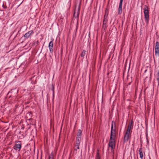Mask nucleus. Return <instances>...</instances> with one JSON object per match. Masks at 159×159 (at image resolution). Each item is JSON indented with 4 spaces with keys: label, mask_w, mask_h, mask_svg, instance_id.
I'll list each match as a JSON object with an SVG mask.
<instances>
[{
    "label": "nucleus",
    "mask_w": 159,
    "mask_h": 159,
    "mask_svg": "<svg viewBox=\"0 0 159 159\" xmlns=\"http://www.w3.org/2000/svg\"><path fill=\"white\" fill-rule=\"evenodd\" d=\"M123 0H120V2H123Z\"/></svg>",
    "instance_id": "26"
},
{
    "label": "nucleus",
    "mask_w": 159,
    "mask_h": 159,
    "mask_svg": "<svg viewBox=\"0 0 159 159\" xmlns=\"http://www.w3.org/2000/svg\"><path fill=\"white\" fill-rule=\"evenodd\" d=\"M148 134H146V140H147V139H148Z\"/></svg>",
    "instance_id": "24"
},
{
    "label": "nucleus",
    "mask_w": 159,
    "mask_h": 159,
    "mask_svg": "<svg viewBox=\"0 0 159 159\" xmlns=\"http://www.w3.org/2000/svg\"><path fill=\"white\" fill-rule=\"evenodd\" d=\"M96 159H100V157L99 155V153L98 152L97 153L96 156Z\"/></svg>",
    "instance_id": "20"
},
{
    "label": "nucleus",
    "mask_w": 159,
    "mask_h": 159,
    "mask_svg": "<svg viewBox=\"0 0 159 159\" xmlns=\"http://www.w3.org/2000/svg\"><path fill=\"white\" fill-rule=\"evenodd\" d=\"M80 144H77L76 143V144L74 147V150L77 151L78 149H79V146Z\"/></svg>",
    "instance_id": "15"
},
{
    "label": "nucleus",
    "mask_w": 159,
    "mask_h": 159,
    "mask_svg": "<svg viewBox=\"0 0 159 159\" xmlns=\"http://www.w3.org/2000/svg\"><path fill=\"white\" fill-rule=\"evenodd\" d=\"M82 131L80 129H79L77 134V137H81Z\"/></svg>",
    "instance_id": "16"
},
{
    "label": "nucleus",
    "mask_w": 159,
    "mask_h": 159,
    "mask_svg": "<svg viewBox=\"0 0 159 159\" xmlns=\"http://www.w3.org/2000/svg\"><path fill=\"white\" fill-rule=\"evenodd\" d=\"M130 133L126 132L125 134L124 138V143H126L128 141V140L129 138H130Z\"/></svg>",
    "instance_id": "4"
},
{
    "label": "nucleus",
    "mask_w": 159,
    "mask_h": 159,
    "mask_svg": "<svg viewBox=\"0 0 159 159\" xmlns=\"http://www.w3.org/2000/svg\"><path fill=\"white\" fill-rule=\"evenodd\" d=\"M9 92H10V91H9V92H8V93H9Z\"/></svg>",
    "instance_id": "27"
},
{
    "label": "nucleus",
    "mask_w": 159,
    "mask_h": 159,
    "mask_svg": "<svg viewBox=\"0 0 159 159\" xmlns=\"http://www.w3.org/2000/svg\"><path fill=\"white\" fill-rule=\"evenodd\" d=\"M122 2H120L119 7L118 8V14H120L122 13Z\"/></svg>",
    "instance_id": "10"
},
{
    "label": "nucleus",
    "mask_w": 159,
    "mask_h": 159,
    "mask_svg": "<svg viewBox=\"0 0 159 159\" xmlns=\"http://www.w3.org/2000/svg\"><path fill=\"white\" fill-rule=\"evenodd\" d=\"M147 143H149V140L148 139H147Z\"/></svg>",
    "instance_id": "25"
},
{
    "label": "nucleus",
    "mask_w": 159,
    "mask_h": 159,
    "mask_svg": "<svg viewBox=\"0 0 159 159\" xmlns=\"http://www.w3.org/2000/svg\"><path fill=\"white\" fill-rule=\"evenodd\" d=\"M116 132H111L110 134V139H115L116 137Z\"/></svg>",
    "instance_id": "11"
},
{
    "label": "nucleus",
    "mask_w": 159,
    "mask_h": 159,
    "mask_svg": "<svg viewBox=\"0 0 159 159\" xmlns=\"http://www.w3.org/2000/svg\"><path fill=\"white\" fill-rule=\"evenodd\" d=\"M157 80L158 81V82H159V73H158L157 74Z\"/></svg>",
    "instance_id": "21"
},
{
    "label": "nucleus",
    "mask_w": 159,
    "mask_h": 159,
    "mask_svg": "<svg viewBox=\"0 0 159 159\" xmlns=\"http://www.w3.org/2000/svg\"><path fill=\"white\" fill-rule=\"evenodd\" d=\"M48 159H53V154L52 152L49 156Z\"/></svg>",
    "instance_id": "17"
},
{
    "label": "nucleus",
    "mask_w": 159,
    "mask_h": 159,
    "mask_svg": "<svg viewBox=\"0 0 159 159\" xmlns=\"http://www.w3.org/2000/svg\"><path fill=\"white\" fill-rule=\"evenodd\" d=\"M155 54L156 56H159V42L158 41L156 43Z\"/></svg>",
    "instance_id": "3"
},
{
    "label": "nucleus",
    "mask_w": 159,
    "mask_h": 159,
    "mask_svg": "<svg viewBox=\"0 0 159 159\" xmlns=\"http://www.w3.org/2000/svg\"><path fill=\"white\" fill-rule=\"evenodd\" d=\"M79 11H80V8L79 7L78 8V9L77 11H76L75 9L74 16L75 18H78L79 17Z\"/></svg>",
    "instance_id": "9"
},
{
    "label": "nucleus",
    "mask_w": 159,
    "mask_h": 159,
    "mask_svg": "<svg viewBox=\"0 0 159 159\" xmlns=\"http://www.w3.org/2000/svg\"><path fill=\"white\" fill-rule=\"evenodd\" d=\"M143 10L145 20L146 22L147 25H148L149 22V10L148 7L146 5H144Z\"/></svg>",
    "instance_id": "1"
},
{
    "label": "nucleus",
    "mask_w": 159,
    "mask_h": 159,
    "mask_svg": "<svg viewBox=\"0 0 159 159\" xmlns=\"http://www.w3.org/2000/svg\"><path fill=\"white\" fill-rule=\"evenodd\" d=\"M116 125L114 121H112L111 127V132H116Z\"/></svg>",
    "instance_id": "7"
},
{
    "label": "nucleus",
    "mask_w": 159,
    "mask_h": 159,
    "mask_svg": "<svg viewBox=\"0 0 159 159\" xmlns=\"http://www.w3.org/2000/svg\"><path fill=\"white\" fill-rule=\"evenodd\" d=\"M85 52L86 51L85 50H83V51L81 55L82 57H84L85 56Z\"/></svg>",
    "instance_id": "18"
},
{
    "label": "nucleus",
    "mask_w": 159,
    "mask_h": 159,
    "mask_svg": "<svg viewBox=\"0 0 159 159\" xmlns=\"http://www.w3.org/2000/svg\"><path fill=\"white\" fill-rule=\"evenodd\" d=\"M34 31L33 30H31L27 33H26L24 37L25 38H28L30 35L33 34Z\"/></svg>",
    "instance_id": "8"
},
{
    "label": "nucleus",
    "mask_w": 159,
    "mask_h": 159,
    "mask_svg": "<svg viewBox=\"0 0 159 159\" xmlns=\"http://www.w3.org/2000/svg\"><path fill=\"white\" fill-rule=\"evenodd\" d=\"M116 140L115 139H110L109 141L108 146L111 147V149L112 150L113 149H114L115 146Z\"/></svg>",
    "instance_id": "2"
},
{
    "label": "nucleus",
    "mask_w": 159,
    "mask_h": 159,
    "mask_svg": "<svg viewBox=\"0 0 159 159\" xmlns=\"http://www.w3.org/2000/svg\"><path fill=\"white\" fill-rule=\"evenodd\" d=\"M107 16H104V19L103 21L102 27L105 30L107 28Z\"/></svg>",
    "instance_id": "6"
},
{
    "label": "nucleus",
    "mask_w": 159,
    "mask_h": 159,
    "mask_svg": "<svg viewBox=\"0 0 159 159\" xmlns=\"http://www.w3.org/2000/svg\"><path fill=\"white\" fill-rule=\"evenodd\" d=\"M132 124L133 122L132 121H131V122L128 125V126L126 132L130 133V131L131 129V127L132 126H133V125H132Z\"/></svg>",
    "instance_id": "12"
},
{
    "label": "nucleus",
    "mask_w": 159,
    "mask_h": 159,
    "mask_svg": "<svg viewBox=\"0 0 159 159\" xmlns=\"http://www.w3.org/2000/svg\"><path fill=\"white\" fill-rule=\"evenodd\" d=\"M142 145H141V148L139 149V153L140 157L141 159H143V149L142 148Z\"/></svg>",
    "instance_id": "13"
},
{
    "label": "nucleus",
    "mask_w": 159,
    "mask_h": 159,
    "mask_svg": "<svg viewBox=\"0 0 159 159\" xmlns=\"http://www.w3.org/2000/svg\"><path fill=\"white\" fill-rule=\"evenodd\" d=\"M53 41H50L48 47H53Z\"/></svg>",
    "instance_id": "19"
},
{
    "label": "nucleus",
    "mask_w": 159,
    "mask_h": 159,
    "mask_svg": "<svg viewBox=\"0 0 159 159\" xmlns=\"http://www.w3.org/2000/svg\"><path fill=\"white\" fill-rule=\"evenodd\" d=\"M21 147V145L20 143L16 144L13 147L14 149L17 151H19Z\"/></svg>",
    "instance_id": "5"
},
{
    "label": "nucleus",
    "mask_w": 159,
    "mask_h": 159,
    "mask_svg": "<svg viewBox=\"0 0 159 159\" xmlns=\"http://www.w3.org/2000/svg\"><path fill=\"white\" fill-rule=\"evenodd\" d=\"M27 115H29L30 116H32V114L30 112H28L27 114Z\"/></svg>",
    "instance_id": "23"
},
{
    "label": "nucleus",
    "mask_w": 159,
    "mask_h": 159,
    "mask_svg": "<svg viewBox=\"0 0 159 159\" xmlns=\"http://www.w3.org/2000/svg\"><path fill=\"white\" fill-rule=\"evenodd\" d=\"M81 137H77L76 138V143L77 144H80Z\"/></svg>",
    "instance_id": "14"
},
{
    "label": "nucleus",
    "mask_w": 159,
    "mask_h": 159,
    "mask_svg": "<svg viewBox=\"0 0 159 159\" xmlns=\"http://www.w3.org/2000/svg\"><path fill=\"white\" fill-rule=\"evenodd\" d=\"M49 48L50 52L52 53L53 52L52 47H49Z\"/></svg>",
    "instance_id": "22"
}]
</instances>
